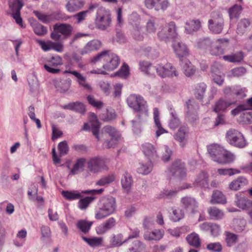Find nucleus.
Segmentation results:
<instances>
[{
  "label": "nucleus",
  "mask_w": 252,
  "mask_h": 252,
  "mask_svg": "<svg viewBox=\"0 0 252 252\" xmlns=\"http://www.w3.org/2000/svg\"><path fill=\"white\" fill-rule=\"evenodd\" d=\"M117 203L116 198L111 195L101 197L95 209V218L102 220L116 213Z\"/></svg>",
  "instance_id": "nucleus-1"
},
{
  "label": "nucleus",
  "mask_w": 252,
  "mask_h": 252,
  "mask_svg": "<svg viewBox=\"0 0 252 252\" xmlns=\"http://www.w3.org/2000/svg\"><path fill=\"white\" fill-rule=\"evenodd\" d=\"M208 153L214 161L221 164H226L233 161L235 156L218 144H212L207 148Z\"/></svg>",
  "instance_id": "nucleus-2"
},
{
  "label": "nucleus",
  "mask_w": 252,
  "mask_h": 252,
  "mask_svg": "<svg viewBox=\"0 0 252 252\" xmlns=\"http://www.w3.org/2000/svg\"><path fill=\"white\" fill-rule=\"evenodd\" d=\"M126 102L128 106L138 113L137 117L140 122L148 116L147 102L142 96L131 94L127 98Z\"/></svg>",
  "instance_id": "nucleus-3"
},
{
  "label": "nucleus",
  "mask_w": 252,
  "mask_h": 252,
  "mask_svg": "<svg viewBox=\"0 0 252 252\" xmlns=\"http://www.w3.org/2000/svg\"><path fill=\"white\" fill-rule=\"evenodd\" d=\"M103 62L102 67L104 70L111 71L116 69L120 62L119 57L110 51H103L92 60L93 63Z\"/></svg>",
  "instance_id": "nucleus-4"
},
{
  "label": "nucleus",
  "mask_w": 252,
  "mask_h": 252,
  "mask_svg": "<svg viewBox=\"0 0 252 252\" xmlns=\"http://www.w3.org/2000/svg\"><path fill=\"white\" fill-rule=\"evenodd\" d=\"M73 30V28L70 24L57 23L53 26L50 36L55 41L64 40L70 36Z\"/></svg>",
  "instance_id": "nucleus-5"
},
{
  "label": "nucleus",
  "mask_w": 252,
  "mask_h": 252,
  "mask_svg": "<svg viewBox=\"0 0 252 252\" xmlns=\"http://www.w3.org/2000/svg\"><path fill=\"white\" fill-rule=\"evenodd\" d=\"M103 132L107 133L111 137L110 140L105 141L103 146L105 148L109 149L114 147L121 139V134L115 127L111 126H106L102 129Z\"/></svg>",
  "instance_id": "nucleus-6"
},
{
  "label": "nucleus",
  "mask_w": 252,
  "mask_h": 252,
  "mask_svg": "<svg viewBox=\"0 0 252 252\" xmlns=\"http://www.w3.org/2000/svg\"><path fill=\"white\" fill-rule=\"evenodd\" d=\"M111 23V15L109 11L103 8H99L96 12L95 24L97 28L105 30Z\"/></svg>",
  "instance_id": "nucleus-7"
},
{
  "label": "nucleus",
  "mask_w": 252,
  "mask_h": 252,
  "mask_svg": "<svg viewBox=\"0 0 252 252\" xmlns=\"http://www.w3.org/2000/svg\"><path fill=\"white\" fill-rule=\"evenodd\" d=\"M224 20L222 14L219 12L213 13L208 20V26L210 31L215 34H220L224 27Z\"/></svg>",
  "instance_id": "nucleus-8"
},
{
  "label": "nucleus",
  "mask_w": 252,
  "mask_h": 252,
  "mask_svg": "<svg viewBox=\"0 0 252 252\" xmlns=\"http://www.w3.org/2000/svg\"><path fill=\"white\" fill-rule=\"evenodd\" d=\"M86 163L88 170L94 174H97L103 170L108 169L105 160L99 157L90 158L87 160Z\"/></svg>",
  "instance_id": "nucleus-9"
},
{
  "label": "nucleus",
  "mask_w": 252,
  "mask_h": 252,
  "mask_svg": "<svg viewBox=\"0 0 252 252\" xmlns=\"http://www.w3.org/2000/svg\"><path fill=\"white\" fill-rule=\"evenodd\" d=\"M226 138L230 145L238 148H243L247 144L243 135L235 129H229L226 134Z\"/></svg>",
  "instance_id": "nucleus-10"
},
{
  "label": "nucleus",
  "mask_w": 252,
  "mask_h": 252,
  "mask_svg": "<svg viewBox=\"0 0 252 252\" xmlns=\"http://www.w3.org/2000/svg\"><path fill=\"white\" fill-rule=\"evenodd\" d=\"M177 35V28L174 22L166 23L158 32V37L161 41H166L176 37Z\"/></svg>",
  "instance_id": "nucleus-11"
},
{
  "label": "nucleus",
  "mask_w": 252,
  "mask_h": 252,
  "mask_svg": "<svg viewBox=\"0 0 252 252\" xmlns=\"http://www.w3.org/2000/svg\"><path fill=\"white\" fill-rule=\"evenodd\" d=\"M157 74L160 77H177L178 72L176 68L170 63L158 64L155 67Z\"/></svg>",
  "instance_id": "nucleus-12"
},
{
  "label": "nucleus",
  "mask_w": 252,
  "mask_h": 252,
  "mask_svg": "<svg viewBox=\"0 0 252 252\" xmlns=\"http://www.w3.org/2000/svg\"><path fill=\"white\" fill-rule=\"evenodd\" d=\"M198 105L193 99H189L186 102V117L189 121L193 123L199 118Z\"/></svg>",
  "instance_id": "nucleus-13"
},
{
  "label": "nucleus",
  "mask_w": 252,
  "mask_h": 252,
  "mask_svg": "<svg viewBox=\"0 0 252 252\" xmlns=\"http://www.w3.org/2000/svg\"><path fill=\"white\" fill-rule=\"evenodd\" d=\"M23 6L22 0H9V6L13 18L15 20L17 24L21 27L24 28L25 27L22 24V19L20 16V10Z\"/></svg>",
  "instance_id": "nucleus-14"
},
{
  "label": "nucleus",
  "mask_w": 252,
  "mask_h": 252,
  "mask_svg": "<svg viewBox=\"0 0 252 252\" xmlns=\"http://www.w3.org/2000/svg\"><path fill=\"white\" fill-rule=\"evenodd\" d=\"M229 40L227 38H219L213 41L212 45L209 48L208 52L212 56H220L224 52V48L227 46Z\"/></svg>",
  "instance_id": "nucleus-15"
},
{
  "label": "nucleus",
  "mask_w": 252,
  "mask_h": 252,
  "mask_svg": "<svg viewBox=\"0 0 252 252\" xmlns=\"http://www.w3.org/2000/svg\"><path fill=\"white\" fill-rule=\"evenodd\" d=\"M169 175L172 176L183 178L186 176V170L185 164L180 160H177L172 163L168 169Z\"/></svg>",
  "instance_id": "nucleus-16"
},
{
  "label": "nucleus",
  "mask_w": 252,
  "mask_h": 252,
  "mask_svg": "<svg viewBox=\"0 0 252 252\" xmlns=\"http://www.w3.org/2000/svg\"><path fill=\"white\" fill-rule=\"evenodd\" d=\"M58 148L60 153L59 156L57 155L55 148H53L52 150L53 160L55 164L60 163V158L67 154L69 151V147L65 140L60 142Z\"/></svg>",
  "instance_id": "nucleus-17"
},
{
  "label": "nucleus",
  "mask_w": 252,
  "mask_h": 252,
  "mask_svg": "<svg viewBox=\"0 0 252 252\" xmlns=\"http://www.w3.org/2000/svg\"><path fill=\"white\" fill-rule=\"evenodd\" d=\"M172 47L176 55L180 59H184L189 54V51L187 45L183 42L179 40H174L172 44Z\"/></svg>",
  "instance_id": "nucleus-18"
},
{
  "label": "nucleus",
  "mask_w": 252,
  "mask_h": 252,
  "mask_svg": "<svg viewBox=\"0 0 252 252\" xmlns=\"http://www.w3.org/2000/svg\"><path fill=\"white\" fill-rule=\"evenodd\" d=\"M235 205L243 210L248 211L252 205V200L239 192L235 195Z\"/></svg>",
  "instance_id": "nucleus-19"
},
{
  "label": "nucleus",
  "mask_w": 252,
  "mask_h": 252,
  "mask_svg": "<svg viewBox=\"0 0 252 252\" xmlns=\"http://www.w3.org/2000/svg\"><path fill=\"white\" fill-rule=\"evenodd\" d=\"M62 63V58L58 55H56L53 56L50 60L48 61L47 63L44 64V67L50 73L57 74L60 72V69L55 67Z\"/></svg>",
  "instance_id": "nucleus-20"
},
{
  "label": "nucleus",
  "mask_w": 252,
  "mask_h": 252,
  "mask_svg": "<svg viewBox=\"0 0 252 252\" xmlns=\"http://www.w3.org/2000/svg\"><path fill=\"white\" fill-rule=\"evenodd\" d=\"M189 132L188 127L182 126L174 135V138L179 143L182 147H184L187 143Z\"/></svg>",
  "instance_id": "nucleus-21"
},
{
  "label": "nucleus",
  "mask_w": 252,
  "mask_h": 252,
  "mask_svg": "<svg viewBox=\"0 0 252 252\" xmlns=\"http://www.w3.org/2000/svg\"><path fill=\"white\" fill-rule=\"evenodd\" d=\"M193 187L199 188H207L209 186V175L205 171L200 172L196 177L192 184Z\"/></svg>",
  "instance_id": "nucleus-22"
},
{
  "label": "nucleus",
  "mask_w": 252,
  "mask_h": 252,
  "mask_svg": "<svg viewBox=\"0 0 252 252\" xmlns=\"http://www.w3.org/2000/svg\"><path fill=\"white\" fill-rule=\"evenodd\" d=\"M181 202L185 209L192 213H195V209L198 207V203L196 199L190 196L182 198Z\"/></svg>",
  "instance_id": "nucleus-23"
},
{
  "label": "nucleus",
  "mask_w": 252,
  "mask_h": 252,
  "mask_svg": "<svg viewBox=\"0 0 252 252\" xmlns=\"http://www.w3.org/2000/svg\"><path fill=\"white\" fill-rule=\"evenodd\" d=\"M154 121L156 128V137L158 138L161 134L167 133L168 131L165 130L161 126L159 119V112L157 108H154L153 110Z\"/></svg>",
  "instance_id": "nucleus-24"
},
{
  "label": "nucleus",
  "mask_w": 252,
  "mask_h": 252,
  "mask_svg": "<svg viewBox=\"0 0 252 252\" xmlns=\"http://www.w3.org/2000/svg\"><path fill=\"white\" fill-rule=\"evenodd\" d=\"M180 64L185 75L190 77L194 75L196 71L195 66L187 59H180Z\"/></svg>",
  "instance_id": "nucleus-25"
},
{
  "label": "nucleus",
  "mask_w": 252,
  "mask_h": 252,
  "mask_svg": "<svg viewBox=\"0 0 252 252\" xmlns=\"http://www.w3.org/2000/svg\"><path fill=\"white\" fill-rule=\"evenodd\" d=\"M141 150L149 160L155 159L158 158V154L154 146L151 143H145L141 145Z\"/></svg>",
  "instance_id": "nucleus-26"
},
{
  "label": "nucleus",
  "mask_w": 252,
  "mask_h": 252,
  "mask_svg": "<svg viewBox=\"0 0 252 252\" xmlns=\"http://www.w3.org/2000/svg\"><path fill=\"white\" fill-rule=\"evenodd\" d=\"M235 103L234 101H228L223 98H220L216 101L213 107V111L216 113L225 112L227 108Z\"/></svg>",
  "instance_id": "nucleus-27"
},
{
  "label": "nucleus",
  "mask_w": 252,
  "mask_h": 252,
  "mask_svg": "<svg viewBox=\"0 0 252 252\" xmlns=\"http://www.w3.org/2000/svg\"><path fill=\"white\" fill-rule=\"evenodd\" d=\"M64 73H70L73 75L76 78L77 81L80 85L83 86L84 88L89 91L91 92L92 91V88L91 86L86 82V77L83 76L79 72L75 70L71 71L69 70H66L64 71Z\"/></svg>",
  "instance_id": "nucleus-28"
},
{
  "label": "nucleus",
  "mask_w": 252,
  "mask_h": 252,
  "mask_svg": "<svg viewBox=\"0 0 252 252\" xmlns=\"http://www.w3.org/2000/svg\"><path fill=\"white\" fill-rule=\"evenodd\" d=\"M226 203V198L223 193L219 190H214L211 196L210 203L224 204Z\"/></svg>",
  "instance_id": "nucleus-29"
},
{
  "label": "nucleus",
  "mask_w": 252,
  "mask_h": 252,
  "mask_svg": "<svg viewBox=\"0 0 252 252\" xmlns=\"http://www.w3.org/2000/svg\"><path fill=\"white\" fill-rule=\"evenodd\" d=\"M247 184V180L244 177L240 176L229 184V188L231 190L236 191Z\"/></svg>",
  "instance_id": "nucleus-30"
},
{
  "label": "nucleus",
  "mask_w": 252,
  "mask_h": 252,
  "mask_svg": "<svg viewBox=\"0 0 252 252\" xmlns=\"http://www.w3.org/2000/svg\"><path fill=\"white\" fill-rule=\"evenodd\" d=\"M164 230L162 229H155L152 232H146L144 235L145 239L151 241L160 240L164 235Z\"/></svg>",
  "instance_id": "nucleus-31"
},
{
  "label": "nucleus",
  "mask_w": 252,
  "mask_h": 252,
  "mask_svg": "<svg viewBox=\"0 0 252 252\" xmlns=\"http://www.w3.org/2000/svg\"><path fill=\"white\" fill-rule=\"evenodd\" d=\"M192 186L191 184H185L179 188L178 190L163 189V190L159 194V197L162 198L166 197L168 198H171L175 196L179 190L189 189Z\"/></svg>",
  "instance_id": "nucleus-32"
},
{
  "label": "nucleus",
  "mask_w": 252,
  "mask_h": 252,
  "mask_svg": "<svg viewBox=\"0 0 252 252\" xmlns=\"http://www.w3.org/2000/svg\"><path fill=\"white\" fill-rule=\"evenodd\" d=\"M101 46V43L99 40H93L89 41L86 44L84 49L81 52L82 55L88 54L91 51L98 49Z\"/></svg>",
  "instance_id": "nucleus-33"
},
{
  "label": "nucleus",
  "mask_w": 252,
  "mask_h": 252,
  "mask_svg": "<svg viewBox=\"0 0 252 252\" xmlns=\"http://www.w3.org/2000/svg\"><path fill=\"white\" fill-rule=\"evenodd\" d=\"M86 160L85 158L77 159L69 172V175H76L83 171Z\"/></svg>",
  "instance_id": "nucleus-34"
},
{
  "label": "nucleus",
  "mask_w": 252,
  "mask_h": 252,
  "mask_svg": "<svg viewBox=\"0 0 252 252\" xmlns=\"http://www.w3.org/2000/svg\"><path fill=\"white\" fill-rule=\"evenodd\" d=\"M27 236V231L26 229L19 230L16 234L17 238L13 240L14 245L18 248L23 247L25 243Z\"/></svg>",
  "instance_id": "nucleus-35"
},
{
  "label": "nucleus",
  "mask_w": 252,
  "mask_h": 252,
  "mask_svg": "<svg viewBox=\"0 0 252 252\" xmlns=\"http://www.w3.org/2000/svg\"><path fill=\"white\" fill-rule=\"evenodd\" d=\"M90 121L91 124V131L98 140H99L98 135L100 125L96 116L93 113L90 115Z\"/></svg>",
  "instance_id": "nucleus-36"
},
{
  "label": "nucleus",
  "mask_w": 252,
  "mask_h": 252,
  "mask_svg": "<svg viewBox=\"0 0 252 252\" xmlns=\"http://www.w3.org/2000/svg\"><path fill=\"white\" fill-rule=\"evenodd\" d=\"M201 28V22L199 20H190L186 23L185 31L189 34L196 32Z\"/></svg>",
  "instance_id": "nucleus-37"
},
{
  "label": "nucleus",
  "mask_w": 252,
  "mask_h": 252,
  "mask_svg": "<svg viewBox=\"0 0 252 252\" xmlns=\"http://www.w3.org/2000/svg\"><path fill=\"white\" fill-rule=\"evenodd\" d=\"M251 25L249 19L243 18L241 19L237 24L236 32L238 35H243L248 31L249 28Z\"/></svg>",
  "instance_id": "nucleus-38"
},
{
  "label": "nucleus",
  "mask_w": 252,
  "mask_h": 252,
  "mask_svg": "<svg viewBox=\"0 0 252 252\" xmlns=\"http://www.w3.org/2000/svg\"><path fill=\"white\" fill-rule=\"evenodd\" d=\"M64 109L75 111L77 112L84 114L86 112L85 106L83 103L80 102H72L63 106Z\"/></svg>",
  "instance_id": "nucleus-39"
},
{
  "label": "nucleus",
  "mask_w": 252,
  "mask_h": 252,
  "mask_svg": "<svg viewBox=\"0 0 252 252\" xmlns=\"http://www.w3.org/2000/svg\"><path fill=\"white\" fill-rule=\"evenodd\" d=\"M82 239L90 247L93 248L101 246L103 240V238L100 237H91L87 238L85 236H82Z\"/></svg>",
  "instance_id": "nucleus-40"
},
{
  "label": "nucleus",
  "mask_w": 252,
  "mask_h": 252,
  "mask_svg": "<svg viewBox=\"0 0 252 252\" xmlns=\"http://www.w3.org/2000/svg\"><path fill=\"white\" fill-rule=\"evenodd\" d=\"M206 89L207 85L204 83H200L195 86L194 95L196 99L203 100Z\"/></svg>",
  "instance_id": "nucleus-41"
},
{
  "label": "nucleus",
  "mask_w": 252,
  "mask_h": 252,
  "mask_svg": "<svg viewBox=\"0 0 252 252\" xmlns=\"http://www.w3.org/2000/svg\"><path fill=\"white\" fill-rule=\"evenodd\" d=\"M158 25L157 24V19L152 17L148 19L145 25V30L147 34H153L157 31Z\"/></svg>",
  "instance_id": "nucleus-42"
},
{
  "label": "nucleus",
  "mask_w": 252,
  "mask_h": 252,
  "mask_svg": "<svg viewBox=\"0 0 252 252\" xmlns=\"http://www.w3.org/2000/svg\"><path fill=\"white\" fill-rule=\"evenodd\" d=\"M222 58L224 61L230 63H239L244 59V53L242 51H239L231 55L223 56Z\"/></svg>",
  "instance_id": "nucleus-43"
},
{
  "label": "nucleus",
  "mask_w": 252,
  "mask_h": 252,
  "mask_svg": "<svg viewBox=\"0 0 252 252\" xmlns=\"http://www.w3.org/2000/svg\"><path fill=\"white\" fill-rule=\"evenodd\" d=\"M133 183V180L131 176L127 172H126L123 175L121 179V184L122 188L126 191L129 190Z\"/></svg>",
  "instance_id": "nucleus-44"
},
{
  "label": "nucleus",
  "mask_w": 252,
  "mask_h": 252,
  "mask_svg": "<svg viewBox=\"0 0 252 252\" xmlns=\"http://www.w3.org/2000/svg\"><path fill=\"white\" fill-rule=\"evenodd\" d=\"M140 70L148 75L154 74L155 66H152V64L147 61H140L139 63Z\"/></svg>",
  "instance_id": "nucleus-45"
},
{
  "label": "nucleus",
  "mask_w": 252,
  "mask_h": 252,
  "mask_svg": "<svg viewBox=\"0 0 252 252\" xmlns=\"http://www.w3.org/2000/svg\"><path fill=\"white\" fill-rule=\"evenodd\" d=\"M153 163L151 160L146 163H140L137 167V172L142 175H147L152 170Z\"/></svg>",
  "instance_id": "nucleus-46"
},
{
  "label": "nucleus",
  "mask_w": 252,
  "mask_h": 252,
  "mask_svg": "<svg viewBox=\"0 0 252 252\" xmlns=\"http://www.w3.org/2000/svg\"><path fill=\"white\" fill-rule=\"evenodd\" d=\"M62 195L68 200H74L82 197V192L78 190H63Z\"/></svg>",
  "instance_id": "nucleus-47"
},
{
  "label": "nucleus",
  "mask_w": 252,
  "mask_h": 252,
  "mask_svg": "<svg viewBox=\"0 0 252 252\" xmlns=\"http://www.w3.org/2000/svg\"><path fill=\"white\" fill-rule=\"evenodd\" d=\"M186 240L189 245L194 247L195 248H198L200 246L199 235L195 232H192L188 235L186 237Z\"/></svg>",
  "instance_id": "nucleus-48"
},
{
  "label": "nucleus",
  "mask_w": 252,
  "mask_h": 252,
  "mask_svg": "<svg viewBox=\"0 0 252 252\" xmlns=\"http://www.w3.org/2000/svg\"><path fill=\"white\" fill-rule=\"evenodd\" d=\"M189 227L188 226H183L180 227H176L173 229H169L168 232L173 237H179L183 234L189 232Z\"/></svg>",
  "instance_id": "nucleus-49"
},
{
  "label": "nucleus",
  "mask_w": 252,
  "mask_h": 252,
  "mask_svg": "<svg viewBox=\"0 0 252 252\" xmlns=\"http://www.w3.org/2000/svg\"><path fill=\"white\" fill-rule=\"evenodd\" d=\"M242 10V7L237 4H235L230 8L228 11L230 20L232 21L233 19H238Z\"/></svg>",
  "instance_id": "nucleus-50"
},
{
  "label": "nucleus",
  "mask_w": 252,
  "mask_h": 252,
  "mask_svg": "<svg viewBox=\"0 0 252 252\" xmlns=\"http://www.w3.org/2000/svg\"><path fill=\"white\" fill-rule=\"evenodd\" d=\"M208 213L212 220H220L224 216L223 212L216 207H210L208 209Z\"/></svg>",
  "instance_id": "nucleus-51"
},
{
  "label": "nucleus",
  "mask_w": 252,
  "mask_h": 252,
  "mask_svg": "<svg viewBox=\"0 0 252 252\" xmlns=\"http://www.w3.org/2000/svg\"><path fill=\"white\" fill-rule=\"evenodd\" d=\"M92 224V221H88L84 220H80L77 221L76 226L80 231L84 234H86L89 231Z\"/></svg>",
  "instance_id": "nucleus-52"
},
{
  "label": "nucleus",
  "mask_w": 252,
  "mask_h": 252,
  "mask_svg": "<svg viewBox=\"0 0 252 252\" xmlns=\"http://www.w3.org/2000/svg\"><path fill=\"white\" fill-rule=\"evenodd\" d=\"M27 80L31 92H34L38 89V83L36 77L33 73L27 76Z\"/></svg>",
  "instance_id": "nucleus-53"
},
{
  "label": "nucleus",
  "mask_w": 252,
  "mask_h": 252,
  "mask_svg": "<svg viewBox=\"0 0 252 252\" xmlns=\"http://www.w3.org/2000/svg\"><path fill=\"white\" fill-rule=\"evenodd\" d=\"M213 44V41L208 37L200 38L196 42V46L197 48L203 50H206L208 51L209 48Z\"/></svg>",
  "instance_id": "nucleus-54"
},
{
  "label": "nucleus",
  "mask_w": 252,
  "mask_h": 252,
  "mask_svg": "<svg viewBox=\"0 0 252 252\" xmlns=\"http://www.w3.org/2000/svg\"><path fill=\"white\" fill-rule=\"evenodd\" d=\"M83 5V0H70L66 5V8L69 11L73 12L81 8Z\"/></svg>",
  "instance_id": "nucleus-55"
},
{
  "label": "nucleus",
  "mask_w": 252,
  "mask_h": 252,
  "mask_svg": "<svg viewBox=\"0 0 252 252\" xmlns=\"http://www.w3.org/2000/svg\"><path fill=\"white\" fill-rule=\"evenodd\" d=\"M123 236L122 234L114 235L110 240V245L112 247H116L121 246L127 241V239L123 240Z\"/></svg>",
  "instance_id": "nucleus-56"
},
{
  "label": "nucleus",
  "mask_w": 252,
  "mask_h": 252,
  "mask_svg": "<svg viewBox=\"0 0 252 252\" xmlns=\"http://www.w3.org/2000/svg\"><path fill=\"white\" fill-rule=\"evenodd\" d=\"M142 28L138 24L136 23L132 32L133 38L137 41H142L144 39V33L142 32Z\"/></svg>",
  "instance_id": "nucleus-57"
},
{
  "label": "nucleus",
  "mask_w": 252,
  "mask_h": 252,
  "mask_svg": "<svg viewBox=\"0 0 252 252\" xmlns=\"http://www.w3.org/2000/svg\"><path fill=\"white\" fill-rule=\"evenodd\" d=\"M170 114L171 119L169 123V126L170 128L174 129L179 126L180 122L174 110L171 108Z\"/></svg>",
  "instance_id": "nucleus-58"
},
{
  "label": "nucleus",
  "mask_w": 252,
  "mask_h": 252,
  "mask_svg": "<svg viewBox=\"0 0 252 252\" xmlns=\"http://www.w3.org/2000/svg\"><path fill=\"white\" fill-rule=\"evenodd\" d=\"M115 179V177L113 174H109L102 177L96 182L95 185L99 186H104L112 183Z\"/></svg>",
  "instance_id": "nucleus-59"
},
{
  "label": "nucleus",
  "mask_w": 252,
  "mask_h": 252,
  "mask_svg": "<svg viewBox=\"0 0 252 252\" xmlns=\"http://www.w3.org/2000/svg\"><path fill=\"white\" fill-rule=\"evenodd\" d=\"M95 199L94 197L88 196L80 199L78 203V208L82 210L86 209L89 204Z\"/></svg>",
  "instance_id": "nucleus-60"
},
{
  "label": "nucleus",
  "mask_w": 252,
  "mask_h": 252,
  "mask_svg": "<svg viewBox=\"0 0 252 252\" xmlns=\"http://www.w3.org/2000/svg\"><path fill=\"white\" fill-rule=\"evenodd\" d=\"M216 66L218 67V65L217 64H214L211 67V71L214 73V75H213V80L215 83L220 86L224 82V77L220 74H218L216 73L218 72V69H215L214 68Z\"/></svg>",
  "instance_id": "nucleus-61"
},
{
  "label": "nucleus",
  "mask_w": 252,
  "mask_h": 252,
  "mask_svg": "<svg viewBox=\"0 0 252 252\" xmlns=\"http://www.w3.org/2000/svg\"><path fill=\"white\" fill-rule=\"evenodd\" d=\"M88 103L96 109H100L103 106V103L100 100L96 99L93 96L88 95L87 96Z\"/></svg>",
  "instance_id": "nucleus-62"
},
{
  "label": "nucleus",
  "mask_w": 252,
  "mask_h": 252,
  "mask_svg": "<svg viewBox=\"0 0 252 252\" xmlns=\"http://www.w3.org/2000/svg\"><path fill=\"white\" fill-rule=\"evenodd\" d=\"M129 73V67L126 63H124L121 68L115 73V75L119 76L123 78H126L128 76Z\"/></svg>",
  "instance_id": "nucleus-63"
},
{
  "label": "nucleus",
  "mask_w": 252,
  "mask_h": 252,
  "mask_svg": "<svg viewBox=\"0 0 252 252\" xmlns=\"http://www.w3.org/2000/svg\"><path fill=\"white\" fill-rule=\"evenodd\" d=\"M184 217V213L179 208H176L173 210V214L171 216V220L175 222L179 221Z\"/></svg>",
  "instance_id": "nucleus-64"
}]
</instances>
